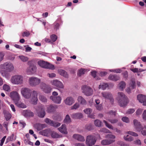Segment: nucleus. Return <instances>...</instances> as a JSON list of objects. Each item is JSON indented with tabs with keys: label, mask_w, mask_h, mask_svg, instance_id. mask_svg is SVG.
<instances>
[{
	"label": "nucleus",
	"mask_w": 146,
	"mask_h": 146,
	"mask_svg": "<svg viewBox=\"0 0 146 146\" xmlns=\"http://www.w3.org/2000/svg\"><path fill=\"white\" fill-rule=\"evenodd\" d=\"M96 140L95 137L92 135H88L86 137V143L88 146H92L95 144Z\"/></svg>",
	"instance_id": "obj_11"
},
{
	"label": "nucleus",
	"mask_w": 146,
	"mask_h": 146,
	"mask_svg": "<svg viewBox=\"0 0 146 146\" xmlns=\"http://www.w3.org/2000/svg\"><path fill=\"white\" fill-rule=\"evenodd\" d=\"M75 102L74 98L71 96L67 97L64 100L65 104L68 106H72Z\"/></svg>",
	"instance_id": "obj_17"
},
{
	"label": "nucleus",
	"mask_w": 146,
	"mask_h": 146,
	"mask_svg": "<svg viewBox=\"0 0 146 146\" xmlns=\"http://www.w3.org/2000/svg\"><path fill=\"white\" fill-rule=\"evenodd\" d=\"M72 137L80 141L83 142L85 140L84 137L80 134H74L73 135Z\"/></svg>",
	"instance_id": "obj_23"
},
{
	"label": "nucleus",
	"mask_w": 146,
	"mask_h": 146,
	"mask_svg": "<svg viewBox=\"0 0 146 146\" xmlns=\"http://www.w3.org/2000/svg\"><path fill=\"white\" fill-rule=\"evenodd\" d=\"M142 111V109L140 108H138L135 112L136 114L137 115H140L141 114Z\"/></svg>",
	"instance_id": "obj_44"
},
{
	"label": "nucleus",
	"mask_w": 146,
	"mask_h": 146,
	"mask_svg": "<svg viewBox=\"0 0 146 146\" xmlns=\"http://www.w3.org/2000/svg\"><path fill=\"white\" fill-rule=\"evenodd\" d=\"M21 94L22 96L26 99H29L31 97V91L29 88L23 87L21 89Z\"/></svg>",
	"instance_id": "obj_5"
},
{
	"label": "nucleus",
	"mask_w": 146,
	"mask_h": 146,
	"mask_svg": "<svg viewBox=\"0 0 146 146\" xmlns=\"http://www.w3.org/2000/svg\"><path fill=\"white\" fill-rule=\"evenodd\" d=\"M130 70L134 73H139V68H129Z\"/></svg>",
	"instance_id": "obj_43"
},
{
	"label": "nucleus",
	"mask_w": 146,
	"mask_h": 146,
	"mask_svg": "<svg viewBox=\"0 0 146 146\" xmlns=\"http://www.w3.org/2000/svg\"><path fill=\"white\" fill-rule=\"evenodd\" d=\"M135 143L138 145H141V142L140 139L136 140L135 141Z\"/></svg>",
	"instance_id": "obj_63"
},
{
	"label": "nucleus",
	"mask_w": 146,
	"mask_h": 146,
	"mask_svg": "<svg viewBox=\"0 0 146 146\" xmlns=\"http://www.w3.org/2000/svg\"><path fill=\"white\" fill-rule=\"evenodd\" d=\"M3 89L5 91L9 92L11 90L10 86L7 84H4L3 87Z\"/></svg>",
	"instance_id": "obj_35"
},
{
	"label": "nucleus",
	"mask_w": 146,
	"mask_h": 146,
	"mask_svg": "<svg viewBox=\"0 0 146 146\" xmlns=\"http://www.w3.org/2000/svg\"><path fill=\"white\" fill-rule=\"evenodd\" d=\"M38 92L35 90H33L31 96V99H30V102L33 104H36L38 101L37 95Z\"/></svg>",
	"instance_id": "obj_13"
},
{
	"label": "nucleus",
	"mask_w": 146,
	"mask_h": 146,
	"mask_svg": "<svg viewBox=\"0 0 146 146\" xmlns=\"http://www.w3.org/2000/svg\"><path fill=\"white\" fill-rule=\"evenodd\" d=\"M47 76L50 78H53L55 77L56 76V75L55 73H48L47 74Z\"/></svg>",
	"instance_id": "obj_57"
},
{
	"label": "nucleus",
	"mask_w": 146,
	"mask_h": 146,
	"mask_svg": "<svg viewBox=\"0 0 146 146\" xmlns=\"http://www.w3.org/2000/svg\"><path fill=\"white\" fill-rule=\"evenodd\" d=\"M103 122L105 123L106 126L108 128L112 130L113 129V127L111 125L108 124L105 120H104Z\"/></svg>",
	"instance_id": "obj_42"
},
{
	"label": "nucleus",
	"mask_w": 146,
	"mask_h": 146,
	"mask_svg": "<svg viewBox=\"0 0 146 146\" xmlns=\"http://www.w3.org/2000/svg\"><path fill=\"white\" fill-rule=\"evenodd\" d=\"M72 118L74 119H80L82 118L83 115L81 113H77L72 114L71 115Z\"/></svg>",
	"instance_id": "obj_27"
},
{
	"label": "nucleus",
	"mask_w": 146,
	"mask_h": 146,
	"mask_svg": "<svg viewBox=\"0 0 146 146\" xmlns=\"http://www.w3.org/2000/svg\"><path fill=\"white\" fill-rule=\"evenodd\" d=\"M92 111V110L90 108H86L84 110V112L88 115L90 114Z\"/></svg>",
	"instance_id": "obj_40"
},
{
	"label": "nucleus",
	"mask_w": 146,
	"mask_h": 146,
	"mask_svg": "<svg viewBox=\"0 0 146 146\" xmlns=\"http://www.w3.org/2000/svg\"><path fill=\"white\" fill-rule=\"evenodd\" d=\"M71 120L70 116L68 115H66L64 119V122L65 123L68 124L71 123Z\"/></svg>",
	"instance_id": "obj_32"
},
{
	"label": "nucleus",
	"mask_w": 146,
	"mask_h": 146,
	"mask_svg": "<svg viewBox=\"0 0 146 146\" xmlns=\"http://www.w3.org/2000/svg\"><path fill=\"white\" fill-rule=\"evenodd\" d=\"M82 92L86 96H90L92 95L93 92V91L89 86L87 85H84L82 87Z\"/></svg>",
	"instance_id": "obj_9"
},
{
	"label": "nucleus",
	"mask_w": 146,
	"mask_h": 146,
	"mask_svg": "<svg viewBox=\"0 0 146 146\" xmlns=\"http://www.w3.org/2000/svg\"><path fill=\"white\" fill-rule=\"evenodd\" d=\"M0 69H4L9 72L13 71L14 69L13 64L9 62H6L0 65Z\"/></svg>",
	"instance_id": "obj_6"
},
{
	"label": "nucleus",
	"mask_w": 146,
	"mask_h": 146,
	"mask_svg": "<svg viewBox=\"0 0 146 146\" xmlns=\"http://www.w3.org/2000/svg\"><path fill=\"white\" fill-rule=\"evenodd\" d=\"M36 70V67L34 65H30L26 70V72L28 75L33 74L35 73Z\"/></svg>",
	"instance_id": "obj_15"
},
{
	"label": "nucleus",
	"mask_w": 146,
	"mask_h": 146,
	"mask_svg": "<svg viewBox=\"0 0 146 146\" xmlns=\"http://www.w3.org/2000/svg\"><path fill=\"white\" fill-rule=\"evenodd\" d=\"M75 146H86L83 143H76L75 144Z\"/></svg>",
	"instance_id": "obj_62"
},
{
	"label": "nucleus",
	"mask_w": 146,
	"mask_h": 146,
	"mask_svg": "<svg viewBox=\"0 0 146 146\" xmlns=\"http://www.w3.org/2000/svg\"><path fill=\"white\" fill-rule=\"evenodd\" d=\"M1 74L2 75L3 77H5L6 78H8V76L7 74V73H6L5 72L3 71H1Z\"/></svg>",
	"instance_id": "obj_58"
},
{
	"label": "nucleus",
	"mask_w": 146,
	"mask_h": 146,
	"mask_svg": "<svg viewBox=\"0 0 146 146\" xmlns=\"http://www.w3.org/2000/svg\"><path fill=\"white\" fill-rule=\"evenodd\" d=\"M30 34L29 32L28 31L24 32L22 34V36H29Z\"/></svg>",
	"instance_id": "obj_54"
},
{
	"label": "nucleus",
	"mask_w": 146,
	"mask_h": 146,
	"mask_svg": "<svg viewBox=\"0 0 146 146\" xmlns=\"http://www.w3.org/2000/svg\"><path fill=\"white\" fill-rule=\"evenodd\" d=\"M50 38L52 41L55 42L57 38V36L54 35H52L50 36Z\"/></svg>",
	"instance_id": "obj_48"
},
{
	"label": "nucleus",
	"mask_w": 146,
	"mask_h": 146,
	"mask_svg": "<svg viewBox=\"0 0 146 146\" xmlns=\"http://www.w3.org/2000/svg\"><path fill=\"white\" fill-rule=\"evenodd\" d=\"M137 99L139 102L143 106H146V95L139 94L137 95Z\"/></svg>",
	"instance_id": "obj_12"
},
{
	"label": "nucleus",
	"mask_w": 146,
	"mask_h": 146,
	"mask_svg": "<svg viewBox=\"0 0 146 146\" xmlns=\"http://www.w3.org/2000/svg\"><path fill=\"white\" fill-rule=\"evenodd\" d=\"M95 106L96 109L99 110H101L103 109L102 106L101 104L95 105Z\"/></svg>",
	"instance_id": "obj_49"
},
{
	"label": "nucleus",
	"mask_w": 146,
	"mask_h": 146,
	"mask_svg": "<svg viewBox=\"0 0 146 146\" xmlns=\"http://www.w3.org/2000/svg\"><path fill=\"white\" fill-rule=\"evenodd\" d=\"M100 131L101 132L106 133H110V131L106 128H102L100 129Z\"/></svg>",
	"instance_id": "obj_51"
},
{
	"label": "nucleus",
	"mask_w": 146,
	"mask_h": 146,
	"mask_svg": "<svg viewBox=\"0 0 146 146\" xmlns=\"http://www.w3.org/2000/svg\"><path fill=\"white\" fill-rule=\"evenodd\" d=\"M15 104L17 107L19 108H26V106L24 104L21 102H19V101L15 102Z\"/></svg>",
	"instance_id": "obj_29"
},
{
	"label": "nucleus",
	"mask_w": 146,
	"mask_h": 146,
	"mask_svg": "<svg viewBox=\"0 0 146 146\" xmlns=\"http://www.w3.org/2000/svg\"><path fill=\"white\" fill-rule=\"evenodd\" d=\"M85 72V70H84L83 69H81L79 70L78 73V75L79 76H80L84 74Z\"/></svg>",
	"instance_id": "obj_45"
},
{
	"label": "nucleus",
	"mask_w": 146,
	"mask_h": 146,
	"mask_svg": "<svg viewBox=\"0 0 146 146\" xmlns=\"http://www.w3.org/2000/svg\"><path fill=\"white\" fill-rule=\"evenodd\" d=\"M105 137L108 139H104L101 141V144L103 145H109L114 142L115 136L112 134H108L105 136Z\"/></svg>",
	"instance_id": "obj_4"
},
{
	"label": "nucleus",
	"mask_w": 146,
	"mask_h": 146,
	"mask_svg": "<svg viewBox=\"0 0 146 146\" xmlns=\"http://www.w3.org/2000/svg\"><path fill=\"white\" fill-rule=\"evenodd\" d=\"M44 121L46 123L55 127H58L60 125V123L54 122L52 120L47 118L44 119Z\"/></svg>",
	"instance_id": "obj_20"
},
{
	"label": "nucleus",
	"mask_w": 146,
	"mask_h": 146,
	"mask_svg": "<svg viewBox=\"0 0 146 146\" xmlns=\"http://www.w3.org/2000/svg\"><path fill=\"white\" fill-rule=\"evenodd\" d=\"M134 127L136 130L139 132L141 131V134L143 136H146V125L143 127L140 122L136 119L133 121Z\"/></svg>",
	"instance_id": "obj_2"
},
{
	"label": "nucleus",
	"mask_w": 146,
	"mask_h": 146,
	"mask_svg": "<svg viewBox=\"0 0 146 146\" xmlns=\"http://www.w3.org/2000/svg\"><path fill=\"white\" fill-rule=\"evenodd\" d=\"M5 115L7 120H9L11 117V114L9 113H5Z\"/></svg>",
	"instance_id": "obj_47"
},
{
	"label": "nucleus",
	"mask_w": 146,
	"mask_h": 146,
	"mask_svg": "<svg viewBox=\"0 0 146 146\" xmlns=\"http://www.w3.org/2000/svg\"><path fill=\"white\" fill-rule=\"evenodd\" d=\"M35 127L37 128L38 130H40L42 128L41 127L42 126V125L39 124H36L35 125Z\"/></svg>",
	"instance_id": "obj_53"
},
{
	"label": "nucleus",
	"mask_w": 146,
	"mask_h": 146,
	"mask_svg": "<svg viewBox=\"0 0 146 146\" xmlns=\"http://www.w3.org/2000/svg\"><path fill=\"white\" fill-rule=\"evenodd\" d=\"M108 86V84L106 83H101L99 86V89H101L103 90H105Z\"/></svg>",
	"instance_id": "obj_33"
},
{
	"label": "nucleus",
	"mask_w": 146,
	"mask_h": 146,
	"mask_svg": "<svg viewBox=\"0 0 146 146\" xmlns=\"http://www.w3.org/2000/svg\"><path fill=\"white\" fill-rule=\"evenodd\" d=\"M22 113L25 117H33L34 115L33 113L29 110H24Z\"/></svg>",
	"instance_id": "obj_24"
},
{
	"label": "nucleus",
	"mask_w": 146,
	"mask_h": 146,
	"mask_svg": "<svg viewBox=\"0 0 146 146\" xmlns=\"http://www.w3.org/2000/svg\"><path fill=\"white\" fill-rule=\"evenodd\" d=\"M130 86L132 89H135L136 88V84L135 78H132L131 79Z\"/></svg>",
	"instance_id": "obj_28"
},
{
	"label": "nucleus",
	"mask_w": 146,
	"mask_h": 146,
	"mask_svg": "<svg viewBox=\"0 0 146 146\" xmlns=\"http://www.w3.org/2000/svg\"><path fill=\"white\" fill-rule=\"evenodd\" d=\"M127 96L122 92L118 93L116 100L121 107L126 106L127 104Z\"/></svg>",
	"instance_id": "obj_3"
},
{
	"label": "nucleus",
	"mask_w": 146,
	"mask_h": 146,
	"mask_svg": "<svg viewBox=\"0 0 146 146\" xmlns=\"http://www.w3.org/2000/svg\"><path fill=\"white\" fill-rule=\"evenodd\" d=\"M45 107L44 105H41L39 106L36 110V114L40 118H43L45 115L44 111Z\"/></svg>",
	"instance_id": "obj_8"
},
{
	"label": "nucleus",
	"mask_w": 146,
	"mask_h": 146,
	"mask_svg": "<svg viewBox=\"0 0 146 146\" xmlns=\"http://www.w3.org/2000/svg\"><path fill=\"white\" fill-rule=\"evenodd\" d=\"M6 138V136H4L1 139V142L0 144V145L1 146H2L3 145V144L4 142V141L5 140V139Z\"/></svg>",
	"instance_id": "obj_60"
},
{
	"label": "nucleus",
	"mask_w": 146,
	"mask_h": 146,
	"mask_svg": "<svg viewBox=\"0 0 146 146\" xmlns=\"http://www.w3.org/2000/svg\"><path fill=\"white\" fill-rule=\"evenodd\" d=\"M56 108V106L50 105L47 106L46 111L48 113H51L55 112Z\"/></svg>",
	"instance_id": "obj_21"
},
{
	"label": "nucleus",
	"mask_w": 146,
	"mask_h": 146,
	"mask_svg": "<svg viewBox=\"0 0 146 146\" xmlns=\"http://www.w3.org/2000/svg\"><path fill=\"white\" fill-rule=\"evenodd\" d=\"M40 81V79L34 76L29 78V84L32 86H35L38 85Z\"/></svg>",
	"instance_id": "obj_10"
},
{
	"label": "nucleus",
	"mask_w": 146,
	"mask_h": 146,
	"mask_svg": "<svg viewBox=\"0 0 146 146\" xmlns=\"http://www.w3.org/2000/svg\"><path fill=\"white\" fill-rule=\"evenodd\" d=\"M110 71L111 72H113L116 73H121L122 71V70L121 69H116L114 70H110Z\"/></svg>",
	"instance_id": "obj_46"
},
{
	"label": "nucleus",
	"mask_w": 146,
	"mask_h": 146,
	"mask_svg": "<svg viewBox=\"0 0 146 146\" xmlns=\"http://www.w3.org/2000/svg\"><path fill=\"white\" fill-rule=\"evenodd\" d=\"M122 120L123 121L127 123L128 121V118L127 117H124L122 118Z\"/></svg>",
	"instance_id": "obj_64"
},
{
	"label": "nucleus",
	"mask_w": 146,
	"mask_h": 146,
	"mask_svg": "<svg viewBox=\"0 0 146 146\" xmlns=\"http://www.w3.org/2000/svg\"><path fill=\"white\" fill-rule=\"evenodd\" d=\"M50 99L54 102L57 104H60L61 102V97L59 96H51L50 97Z\"/></svg>",
	"instance_id": "obj_22"
},
{
	"label": "nucleus",
	"mask_w": 146,
	"mask_h": 146,
	"mask_svg": "<svg viewBox=\"0 0 146 146\" xmlns=\"http://www.w3.org/2000/svg\"><path fill=\"white\" fill-rule=\"evenodd\" d=\"M142 116L143 119L144 120H146V110L144 111Z\"/></svg>",
	"instance_id": "obj_55"
},
{
	"label": "nucleus",
	"mask_w": 146,
	"mask_h": 146,
	"mask_svg": "<svg viewBox=\"0 0 146 146\" xmlns=\"http://www.w3.org/2000/svg\"><path fill=\"white\" fill-rule=\"evenodd\" d=\"M14 136V135L13 134L11 136L8 137L7 139V142L12 141L13 139Z\"/></svg>",
	"instance_id": "obj_52"
},
{
	"label": "nucleus",
	"mask_w": 146,
	"mask_h": 146,
	"mask_svg": "<svg viewBox=\"0 0 146 146\" xmlns=\"http://www.w3.org/2000/svg\"><path fill=\"white\" fill-rule=\"evenodd\" d=\"M58 129L62 133L65 134L68 133L66 126L65 124H62L60 127L58 128Z\"/></svg>",
	"instance_id": "obj_25"
},
{
	"label": "nucleus",
	"mask_w": 146,
	"mask_h": 146,
	"mask_svg": "<svg viewBox=\"0 0 146 146\" xmlns=\"http://www.w3.org/2000/svg\"><path fill=\"white\" fill-rule=\"evenodd\" d=\"M39 100L42 102H46L47 101V99L43 96H40L39 97Z\"/></svg>",
	"instance_id": "obj_41"
},
{
	"label": "nucleus",
	"mask_w": 146,
	"mask_h": 146,
	"mask_svg": "<svg viewBox=\"0 0 146 146\" xmlns=\"http://www.w3.org/2000/svg\"><path fill=\"white\" fill-rule=\"evenodd\" d=\"M128 134L134 137H137L138 136V134L132 131H128Z\"/></svg>",
	"instance_id": "obj_50"
},
{
	"label": "nucleus",
	"mask_w": 146,
	"mask_h": 146,
	"mask_svg": "<svg viewBox=\"0 0 146 146\" xmlns=\"http://www.w3.org/2000/svg\"><path fill=\"white\" fill-rule=\"evenodd\" d=\"M108 121L112 123H117L118 121V120L114 119L113 120L109 119Z\"/></svg>",
	"instance_id": "obj_61"
},
{
	"label": "nucleus",
	"mask_w": 146,
	"mask_h": 146,
	"mask_svg": "<svg viewBox=\"0 0 146 146\" xmlns=\"http://www.w3.org/2000/svg\"><path fill=\"white\" fill-rule=\"evenodd\" d=\"M58 72L60 75L65 77H68V75L67 72L64 70L62 69L59 70H58Z\"/></svg>",
	"instance_id": "obj_31"
},
{
	"label": "nucleus",
	"mask_w": 146,
	"mask_h": 146,
	"mask_svg": "<svg viewBox=\"0 0 146 146\" xmlns=\"http://www.w3.org/2000/svg\"><path fill=\"white\" fill-rule=\"evenodd\" d=\"M9 96L14 101L15 103L19 101L20 99L19 94L16 91H13L10 92Z\"/></svg>",
	"instance_id": "obj_14"
},
{
	"label": "nucleus",
	"mask_w": 146,
	"mask_h": 146,
	"mask_svg": "<svg viewBox=\"0 0 146 146\" xmlns=\"http://www.w3.org/2000/svg\"><path fill=\"white\" fill-rule=\"evenodd\" d=\"M4 56V53L2 52H0V62L3 60Z\"/></svg>",
	"instance_id": "obj_59"
},
{
	"label": "nucleus",
	"mask_w": 146,
	"mask_h": 146,
	"mask_svg": "<svg viewBox=\"0 0 146 146\" xmlns=\"http://www.w3.org/2000/svg\"><path fill=\"white\" fill-rule=\"evenodd\" d=\"M19 57L23 62H27L29 59V58L23 55L19 56Z\"/></svg>",
	"instance_id": "obj_38"
},
{
	"label": "nucleus",
	"mask_w": 146,
	"mask_h": 146,
	"mask_svg": "<svg viewBox=\"0 0 146 146\" xmlns=\"http://www.w3.org/2000/svg\"><path fill=\"white\" fill-rule=\"evenodd\" d=\"M37 63L40 67L43 68L51 69H54L55 68L53 65L43 60H39L38 62Z\"/></svg>",
	"instance_id": "obj_7"
},
{
	"label": "nucleus",
	"mask_w": 146,
	"mask_h": 146,
	"mask_svg": "<svg viewBox=\"0 0 146 146\" xmlns=\"http://www.w3.org/2000/svg\"><path fill=\"white\" fill-rule=\"evenodd\" d=\"M51 135L52 137L54 138H56L60 137L57 133L55 132H52L51 133Z\"/></svg>",
	"instance_id": "obj_39"
},
{
	"label": "nucleus",
	"mask_w": 146,
	"mask_h": 146,
	"mask_svg": "<svg viewBox=\"0 0 146 146\" xmlns=\"http://www.w3.org/2000/svg\"><path fill=\"white\" fill-rule=\"evenodd\" d=\"M94 124L96 126L100 127L102 126V122L99 119H96L94 121Z\"/></svg>",
	"instance_id": "obj_34"
},
{
	"label": "nucleus",
	"mask_w": 146,
	"mask_h": 146,
	"mask_svg": "<svg viewBox=\"0 0 146 146\" xmlns=\"http://www.w3.org/2000/svg\"><path fill=\"white\" fill-rule=\"evenodd\" d=\"M125 83L123 82H121L119 84V89L120 90H122L124 88H125Z\"/></svg>",
	"instance_id": "obj_36"
},
{
	"label": "nucleus",
	"mask_w": 146,
	"mask_h": 146,
	"mask_svg": "<svg viewBox=\"0 0 146 146\" xmlns=\"http://www.w3.org/2000/svg\"><path fill=\"white\" fill-rule=\"evenodd\" d=\"M102 96L106 99L110 100L111 102H113L114 100L113 98L112 94L110 92H103L101 93Z\"/></svg>",
	"instance_id": "obj_16"
},
{
	"label": "nucleus",
	"mask_w": 146,
	"mask_h": 146,
	"mask_svg": "<svg viewBox=\"0 0 146 146\" xmlns=\"http://www.w3.org/2000/svg\"><path fill=\"white\" fill-rule=\"evenodd\" d=\"M10 82L13 85H22L24 83L23 77L21 75L15 74L11 77Z\"/></svg>",
	"instance_id": "obj_1"
},
{
	"label": "nucleus",
	"mask_w": 146,
	"mask_h": 146,
	"mask_svg": "<svg viewBox=\"0 0 146 146\" xmlns=\"http://www.w3.org/2000/svg\"><path fill=\"white\" fill-rule=\"evenodd\" d=\"M135 111L134 108H129L128 109V114L133 113Z\"/></svg>",
	"instance_id": "obj_56"
},
{
	"label": "nucleus",
	"mask_w": 146,
	"mask_h": 146,
	"mask_svg": "<svg viewBox=\"0 0 146 146\" xmlns=\"http://www.w3.org/2000/svg\"><path fill=\"white\" fill-rule=\"evenodd\" d=\"M77 101L78 103L82 105H85L87 104L86 100L82 96H79L77 98Z\"/></svg>",
	"instance_id": "obj_26"
},
{
	"label": "nucleus",
	"mask_w": 146,
	"mask_h": 146,
	"mask_svg": "<svg viewBox=\"0 0 146 146\" xmlns=\"http://www.w3.org/2000/svg\"><path fill=\"white\" fill-rule=\"evenodd\" d=\"M50 84L53 86L58 88L63 89L64 85L62 82L57 80H54L50 81Z\"/></svg>",
	"instance_id": "obj_18"
},
{
	"label": "nucleus",
	"mask_w": 146,
	"mask_h": 146,
	"mask_svg": "<svg viewBox=\"0 0 146 146\" xmlns=\"http://www.w3.org/2000/svg\"><path fill=\"white\" fill-rule=\"evenodd\" d=\"M109 78L112 80L117 81L119 79V77L116 75H110L109 77Z\"/></svg>",
	"instance_id": "obj_30"
},
{
	"label": "nucleus",
	"mask_w": 146,
	"mask_h": 146,
	"mask_svg": "<svg viewBox=\"0 0 146 146\" xmlns=\"http://www.w3.org/2000/svg\"><path fill=\"white\" fill-rule=\"evenodd\" d=\"M40 87L41 89L44 92L47 93L50 92L51 89L49 86L44 83H42Z\"/></svg>",
	"instance_id": "obj_19"
},
{
	"label": "nucleus",
	"mask_w": 146,
	"mask_h": 146,
	"mask_svg": "<svg viewBox=\"0 0 146 146\" xmlns=\"http://www.w3.org/2000/svg\"><path fill=\"white\" fill-rule=\"evenodd\" d=\"M80 104L78 103H76L73 106L71 107L72 110H76L80 107Z\"/></svg>",
	"instance_id": "obj_37"
}]
</instances>
